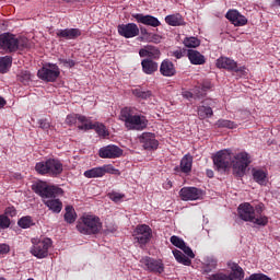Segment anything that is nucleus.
I'll use <instances>...</instances> for the list:
<instances>
[{
	"label": "nucleus",
	"instance_id": "obj_45",
	"mask_svg": "<svg viewBox=\"0 0 280 280\" xmlns=\"http://www.w3.org/2000/svg\"><path fill=\"white\" fill-rule=\"evenodd\" d=\"M101 168L103 170V176L106 174H119V170L115 168L112 164L103 165Z\"/></svg>",
	"mask_w": 280,
	"mask_h": 280
},
{
	"label": "nucleus",
	"instance_id": "obj_2",
	"mask_svg": "<svg viewBox=\"0 0 280 280\" xmlns=\"http://www.w3.org/2000/svg\"><path fill=\"white\" fill-rule=\"evenodd\" d=\"M32 189L37 196H40L45 207L52 213H60L62 211V201L58 196H65V190L58 186L48 185L45 182H38L32 185Z\"/></svg>",
	"mask_w": 280,
	"mask_h": 280
},
{
	"label": "nucleus",
	"instance_id": "obj_15",
	"mask_svg": "<svg viewBox=\"0 0 280 280\" xmlns=\"http://www.w3.org/2000/svg\"><path fill=\"white\" fill-rule=\"evenodd\" d=\"M139 141L144 150L152 151L159 149V140H156V136L152 132H143L139 137Z\"/></svg>",
	"mask_w": 280,
	"mask_h": 280
},
{
	"label": "nucleus",
	"instance_id": "obj_7",
	"mask_svg": "<svg viewBox=\"0 0 280 280\" xmlns=\"http://www.w3.org/2000/svg\"><path fill=\"white\" fill-rule=\"evenodd\" d=\"M142 268L153 275H163L165 272V264L163 260L144 256L140 259Z\"/></svg>",
	"mask_w": 280,
	"mask_h": 280
},
{
	"label": "nucleus",
	"instance_id": "obj_39",
	"mask_svg": "<svg viewBox=\"0 0 280 280\" xmlns=\"http://www.w3.org/2000/svg\"><path fill=\"white\" fill-rule=\"evenodd\" d=\"M235 279H244V269L240 265L233 262L231 266Z\"/></svg>",
	"mask_w": 280,
	"mask_h": 280
},
{
	"label": "nucleus",
	"instance_id": "obj_55",
	"mask_svg": "<svg viewBox=\"0 0 280 280\" xmlns=\"http://www.w3.org/2000/svg\"><path fill=\"white\" fill-rule=\"evenodd\" d=\"M182 95H183V97H184L185 100H194V93H191V92H189V91H184V92L182 93Z\"/></svg>",
	"mask_w": 280,
	"mask_h": 280
},
{
	"label": "nucleus",
	"instance_id": "obj_60",
	"mask_svg": "<svg viewBox=\"0 0 280 280\" xmlns=\"http://www.w3.org/2000/svg\"><path fill=\"white\" fill-rule=\"evenodd\" d=\"M273 5H278L280 8V0H273Z\"/></svg>",
	"mask_w": 280,
	"mask_h": 280
},
{
	"label": "nucleus",
	"instance_id": "obj_21",
	"mask_svg": "<svg viewBox=\"0 0 280 280\" xmlns=\"http://www.w3.org/2000/svg\"><path fill=\"white\" fill-rule=\"evenodd\" d=\"M194 165V156L186 154L182 158L179 167H175V172H182L183 174H191V167Z\"/></svg>",
	"mask_w": 280,
	"mask_h": 280
},
{
	"label": "nucleus",
	"instance_id": "obj_9",
	"mask_svg": "<svg viewBox=\"0 0 280 280\" xmlns=\"http://www.w3.org/2000/svg\"><path fill=\"white\" fill-rule=\"evenodd\" d=\"M51 238H44L37 241L36 243L33 242V247L31 248V253L37 259H45L49 255V248H51Z\"/></svg>",
	"mask_w": 280,
	"mask_h": 280
},
{
	"label": "nucleus",
	"instance_id": "obj_57",
	"mask_svg": "<svg viewBox=\"0 0 280 280\" xmlns=\"http://www.w3.org/2000/svg\"><path fill=\"white\" fill-rule=\"evenodd\" d=\"M7 102L5 98L0 96V108H3V106H5Z\"/></svg>",
	"mask_w": 280,
	"mask_h": 280
},
{
	"label": "nucleus",
	"instance_id": "obj_54",
	"mask_svg": "<svg viewBox=\"0 0 280 280\" xmlns=\"http://www.w3.org/2000/svg\"><path fill=\"white\" fill-rule=\"evenodd\" d=\"M172 56L174 58H176L177 60H180V58H183L185 56V54L183 52V50H174L172 52Z\"/></svg>",
	"mask_w": 280,
	"mask_h": 280
},
{
	"label": "nucleus",
	"instance_id": "obj_43",
	"mask_svg": "<svg viewBox=\"0 0 280 280\" xmlns=\"http://www.w3.org/2000/svg\"><path fill=\"white\" fill-rule=\"evenodd\" d=\"M108 198L113 200V202H121V200L126 198V195L117 191H112L108 194Z\"/></svg>",
	"mask_w": 280,
	"mask_h": 280
},
{
	"label": "nucleus",
	"instance_id": "obj_27",
	"mask_svg": "<svg viewBox=\"0 0 280 280\" xmlns=\"http://www.w3.org/2000/svg\"><path fill=\"white\" fill-rule=\"evenodd\" d=\"M165 23L172 27H178L179 25H183V15L179 13L166 15Z\"/></svg>",
	"mask_w": 280,
	"mask_h": 280
},
{
	"label": "nucleus",
	"instance_id": "obj_36",
	"mask_svg": "<svg viewBox=\"0 0 280 280\" xmlns=\"http://www.w3.org/2000/svg\"><path fill=\"white\" fill-rule=\"evenodd\" d=\"M132 95L135 97H138L140 100H149V97H152L151 91H143L140 88L132 90Z\"/></svg>",
	"mask_w": 280,
	"mask_h": 280
},
{
	"label": "nucleus",
	"instance_id": "obj_22",
	"mask_svg": "<svg viewBox=\"0 0 280 280\" xmlns=\"http://www.w3.org/2000/svg\"><path fill=\"white\" fill-rule=\"evenodd\" d=\"M82 36L80 28H66L57 32V38H65V40H75Z\"/></svg>",
	"mask_w": 280,
	"mask_h": 280
},
{
	"label": "nucleus",
	"instance_id": "obj_23",
	"mask_svg": "<svg viewBox=\"0 0 280 280\" xmlns=\"http://www.w3.org/2000/svg\"><path fill=\"white\" fill-rule=\"evenodd\" d=\"M187 58L190 65H195V66H202V65H206L207 62V58L205 57V55H202L200 51L196 49H188Z\"/></svg>",
	"mask_w": 280,
	"mask_h": 280
},
{
	"label": "nucleus",
	"instance_id": "obj_46",
	"mask_svg": "<svg viewBox=\"0 0 280 280\" xmlns=\"http://www.w3.org/2000/svg\"><path fill=\"white\" fill-rule=\"evenodd\" d=\"M30 40L25 37L16 38V51L19 49H27Z\"/></svg>",
	"mask_w": 280,
	"mask_h": 280
},
{
	"label": "nucleus",
	"instance_id": "obj_44",
	"mask_svg": "<svg viewBox=\"0 0 280 280\" xmlns=\"http://www.w3.org/2000/svg\"><path fill=\"white\" fill-rule=\"evenodd\" d=\"M80 117H82L80 114L68 115L66 124H68V126H75V124L80 121Z\"/></svg>",
	"mask_w": 280,
	"mask_h": 280
},
{
	"label": "nucleus",
	"instance_id": "obj_40",
	"mask_svg": "<svg viewBox=\"0 0 280 280\" xmlns=\"http://www.w3.org/2000/svg\"><path fill=\"white\" fill-rule=\"evenodd\" d=\"M217 126L219 128H230V129L237 128V124L231 120H225V119H219L217 122Z\"/></svg>",
	"mask_w": 280,
	"mask_h": 280
},
{
	"label": "nucleus",
	"instance_id": "obj_14",
	"mask_svg": "<svg viewBox=\"0 0 280 280\" xmlns=\"http://www.w3.org/2000/svg\"><path fill=\"white\" fill-rule=\"evenodd\" d=\"M117 31L119 36L124 38H135L139 36V26L136 23L119 24Z\"/></svg>",
	"mask_w": 280,
	"mask_h": 280
},
{
	"label": "nucleus",
	"instance_id": "obj_13",
	"mask_svg": "<svg viewBox=\"0 0 280 280\" xmlns=\"http://www.w3.org/2000/svg\"><path fill=\"white\" fill-rule=\"evenodd\" d=\"M122 154H124V150H121V148L115 144L102 147L98 150V156L101 159H119V156H121Z\"/></svg>",
	"mask_w": 280,
	"mask_h": 280
},
{
	"label": "nucleus",
	"instance_id": "obj_30",
	"mask_svg": "<svg viewBox=\"0 0 280 280\" xmlns=\"http://www.w3.org/2000/svg\"><path fill=\"white\" fill-rule=\"evenodd\" d=\"M213 117V109L210 106L200 105L198 107V118L209 119Z\"/></svg>",
	"mask_w": 280,
	"mask_h": 280
},
{
	"label": "nucleus",
	"instance_id": "obj_33",
	"mask_svg": "<svg viewBox=\"0 0 280 280\" xmlns=\"http://www.w3.org/2000/svg\"><path fill=\"white\" fill-rule=\"evenodd\" d=\"M63 218L68 224H73V222H75V219L78 218V214H75V209H73L72 206H67Z\"/></svg>",
	"mask_w": 280,
	"mask_h": 280
},
{
	"label": "nucleus",
	"instance_id": "obj_48",
	"mask_svg": "<svg viewBox=\"0 0 280 280\" xmlns=\"http://www.w3.org/2000/svg\"><path fill=\"white\" fill-rule=\"evenodd\" d=\"M209 280H233L231 276L223 273V272H218L213 273L212 276L209 277Z\"/></svg>",
	"mask_w": 280,
	"mask_h": 280
},
{
	"label": "nucleus",
	"instance_id": "obj_37",
	"mask_svg": "<svg viewBox=\"0 0 280 280\" xmlns=\"http://www.w3.org/2000/svg\"><path fill=\"white\" fill-rule=\"evenodd\" d=\"M184 45L189 49H196V47H200V39L197 37H186L184 39Z\"/></svg>",
	"mask_w": 280,
	"mask_h": 280
},
{
	"label": "nucleus",
	"instance_id": "obj_32",
	"mask_svg": "<svg viewBox=\"0 0 280 280\" xmlns=\"http://www.w3.org/2000/svg\"><path fill=\"white\" fill-rule=\"evenodd\" d=\"M83 176H85V178H102V176H104V171L102 170V166L93 167L85 171Z\"/></svg>",
	"mask_w": 280,
	"mask_h": 280
},
{
	"label": "nucleus",
	"instance_id": "obj_3",
	"mask_svg": "<svg viewBox=\"0 0 280 280\" xmlns=\"http://www.w3.org/2000/svg\"><path fill=\"white\" fill-rule=\"evenodd\" d=\"M264 203L253 207L248 202H243L237 208V215L243 222H250L256 226H268V218L264 214Z\"/></svg>",
	"mask_w": 280,
	"mask_h": 280
},
{
	"label": "nucleus",
	"instance_id": "obj_35",
	"mask_svg": "<svg viewBox=\"0 0 280 280\" xmlns=\"http://www.w3.org/2000/svg\"><path fill=\"white\" fill-rule=\"evenodd\" d=\"M10 67H12V57L4 56L0 58V73H5L10 71Z\"/></svg>",
	"mask_w": 280,
	"mask_h": 280
},
{
	"label": "nucleus",
	"instance_id": "obj_29",
	"mask_svg": "<svg viewBox=\"0 0 280 280\" xmlns=\"http://www.w3.org/2000/svg\"><path fill=\"white\" fill-rule=\"evenodd\" d=\"M173 255L177 261V264H183V266H191V259L189 257L185 256L183 252L178 249H173Z\"/></svg>",
	"mask_w": 280,
	"mask_h": 280
},
{
	"label": "nucleus",
	"instance_id": "obj_20",
	"mask_svg": "<svg viewBox=\"0 0 280 280\" xmlns=\"http://www.w3.org/2000/svg\"><path fill=\"white\" fill-rule=\"evenodd\" d=\"M160 73L164 78H174L176 75V66L170 59H164L160 65Z\"/></svg>",
	"mask_w": 280,
	"mask_h": 280
},
{
	"label": "nucleus",
	"instance_id": "obj_52",
	"mask_svg": "<svg viewBox=\"0 0 280 280\" xmlns=\"http://www.w3.org/2000/svg\"><path fill=\"white\" fill-rule=\"evenodd\" d=\"M39 128H42V130H49V128H51V125L47 121V119H40Z\"/></svg>",
	"mask_w": 280,
	"mask_h": 280
},
{
	"label": "nucleus",
	"instance_id": "obj_41",
	"mask_svg": "<svg viewBox=\"0 0 280 280\" xmlns=\"http://www.w3.org/2000/svg\"><path fill=\"white\" fill-rule=\"evenodd\" d=\"M10 224H12L10 218H8V215L5 214H0V231H5V229H10Z\"/></svg>",
	"mask_w": 280,
	"mask_h": 280
},
{
	"label": "nucleus",
	"instance_id": "obj_56",
	"mask_svg": "<svg viewBox=\"0 0 280 280\" xmlns=\"http://www.w3.org/2000/svg\"><path fill=\"white\" fill-rule=\"evenodd\" d=\"M140 32L142 36H148V30L145 27H140Z\"/></svg>",
	"mask_w": 280,
	"mask_h": 280
},
{
	"label": "nucleus",
	"instance_id": "obj_34",
	"mask_svg": "<svg viewBox=\"0 0 280 280\" xmlns=\"http://www.w3.org/2000/svg\"><path fill=\"white\" fill-rule=\"evenodd\" d=\"M35 224L36 223L34 222V219L31 215L22 217L18 221V226H20V229H31V226H34Z\"/></svg>",
	"mask_w": 280,
	"mask_h": 280
},
{
	"label": "nucleus",
	"instance_id": "obj_61",
	"mask_svg": "<svg viewBox=\"0 0 280 280\" xmlns=\"http://www.w3.org/2000/svg\"><path fill=\"white\" fill-rule=\"evenodd\" d=\"M0 280H7L5 278H0Z\"/></svg>",
	"mask_w": 280,
	"mask_h": 280
},
{
	"label": "nucleus",
	"instance_id": "obj_38",
	"mask_svg": "<svg viewBox=\"0 0 280 280\" xmlns=\"http://www.w3.org/2000/svg\"><path fill=\"white\" fill-rule=\"evenodd\" d=\"M18 80L19 82H22V84H30V80H32V73L27 70H22L18 74Z\"/></svg>",
	"mask_w": 280,
	"mask_h": 280
},
{
	"label": "nucleus",
	"instance_id": "obj_26",
	"mask_svg": "<svg viewBox=\"0 0 280 280\" xmlns=\"http://www.w3.org/2000/svg\"><path fill=\"white\" fill-rule=\"evenodd\" d=\"M252 175L255 180V183H258V185H266V179L268 178V173L264 170L259 168H253Z\"/></svg>",
	"mask_w": 280,
	"mask_h": 280
},
{
	"label": "nucleus",
	"instance_id": "obj_58",
	"mask_svg": "<svg viewBox=\"0 0 280 280\" xmlns=\"http://www.w3.org/2000/svg\"><path fill=\"white\" fill-rule=\"evenodd\" d=\"M164 189H172V180H168V182L164 185Z\"/></svg>",
	"mask_w": 280,
	"mask_h": 280
},
{
	"label": "nucleus",
	"instance_id": "obj_6",
	"mask_svg": "<svg viewBox=\"0 0 280 280\" xmlns=\"http://www.w3.org/2000/svg\"><path fill=\"white\" fill-rule=\"evenodd\" d=\"M35 172H37L39 176L58 178V176L63 172V165L60 160L49 158L46 161L37 162L35 164Z\"/></svg>",
	"mask_w": 280,
	"mask_h": 280
},
{
	"label": "nucleus",
	"instance_id": "obj_12",
	"mask_svg": "<svg viewBox=\"0 0 280 280\" xmlns=\"http://www.w3.org/2000/svg\"><path fill=\"white\" fill-rule=\"evenodd\" d=\"M0 49H3L7 54H13V51H16V36L10 33L1 34Z\"/></svg>",
	"mask_w": 280,
	"mask_h": 280
},
{
	"label": "nucleus",
	"instance_id": "obj_19",
	"mask_svg": "<svg viewBox=\"0 0 280 280\" xmlns=\"http://www.w3.org/2000/svg\"><path fill=\"white\" fill-rule=\"evenodd\" d=\"M140 58H147L148 60H159L161 58V50L156 46H147L139 50Z\"/></svg>",
	"mask_w": 280,
	"mask_h": 280
},
{
	"label": "nucleus",
	"instance_id": "obj_24",
	"mask_svg": "<svg viewBox=\"0 0 280 280\" xmlns=\"http://www.w3.org/2000/svg\"><path fill=\"white\" fill-rule=\"evenodd\" d=\"M141 67H142V71L143 73H145V75H154V73H156V71H159V62L152 60V59H142L141 60Z\"/></svg>",
	"mask_w": 280,
	"mask_h": 280
},
{
	"label": "nucleus",
	"instance_id": "obj_1",
	"mask_svg": "<svg viewBox=\"0 0 280 280\" xmlns=\"http://www.w3.org/2000/svg\"><path fill=\"white\" fill-rule=\"evenodd\" d=\"M213 163L218 172H226V170H231L232 165L234 176L242 178L246 174L248 165H250V155L246 152H241L233 159L229 150H221L214 155Z\"/></svg>",
	"mask_w": 280,
	"mask_h": 280
},
{
	"label": "nucleus",
	"instance_id": "obj_11",
	"mask_svg": "<svg viewBox=\"0 0 280 280\" xmlns=\"http://www.w3.org/2000/svg\"><path fill=\"white\" fill-rule=\"evenodd\" d=\"M215 66L218 69H225L226 71H233L234 73H244V67H238L235 60L229 57H220L217 59Z\"/></svg>",
	"mask_w": 280,
	"mask_h": 280
},
{
	"label": "nucleus",
	"instance_id": "obj_4",
	"mask_svg": "<svg viewBox=\"0 0 280 280\" xmlns=\"http://www.w3.org/2000/svg\"><path fill=\"white\" fill-rule=\"evenodd\" d=\"M120 119L128 130L141 131L148 128V118L143 115H135L132 107H124L120 110Z\"/></svg>",
	"mask_w": 280,
	"mask_h": 280
},
{
	"label": "nucleus",
	"instance_id": "obj_31",
	"mask_svg": "<svg viewBox=\"0 0 280 280\" xmlns=\"http://www.w3.org/2000/svg\"><path fill=\"white\" fill-rule=\"evenodd\" d=\"M79 121L82 125H79L80 130H95V124H93L86 116H79Z\"/></svg>",
	"mask_w": 280,
	"mask_h": 280
},
{
	"label": "nucleus",
	"instance_id": "obj_28",
	"mask_svg": "<svg viewBox=\"0 0 280 280\" xmlns=\"http://www.w3.org/2000/svg\"><path fill=\"white\" fill-rule=\"evenodd\" d=\"M218 268V259L215 258H207L206 262L202 267V273L209 275L210 272H213Z\"/></svg>",
	"mask_w": 280,
	"mask_h": 280
},
{
	"label": "nucleus",
	"instance_id": "obj_5",
	"mask_svg": "<svg viewBox=\"0 0 280 280\" xmlns=\"http://www.w3.org/2000/svg\"><path fill=\"white\" fill-rule=\"evenodd\" d=\"M102 220L94 214H84L77 223V230L82 235H97L102 231Z\"/></svg>",
	"mask_w": 280,
	"mask_h": 280
},
{
	"label": "nucleus",
	"instance_id": "obj_50",
	"mask_svg": "<svg viewBox=\"0 0 280 280\" xmlns=\"http://www.w3.org/2000/svg\"><path fill=\"white\" fill-rule=\"evenodd\" d=\"M60 65H63V67H68L69 69H72V67H75V62L72 59H59Z\"/></svg>",
	"mask_w": 280,
	"mask_h": 280
},
{
	"label": "nucleus",
	"instance_id": "obj_49",
	"mask_svg": "<svg viewBox=\"0 0 280 280\" xmlns=\"http://www.w3.org/2000/svg\"><path fill=\"white\" fill-rule=\"evenodd\" d=\"M180 250H183V253H185V255H187V257H189L190 259L196 258V254H194V250L191 249V247L187 246V244H184Z\"/></svg>",
	"mask_w": 280,
	"mask_h": 280
},
{
	"label": "nucleus",
	"instance_id": "obj_47",
	"mask_svg": "<svg viewBox=\"0 0 280 280\" xmlns=\"http://www.w3.org/2000/svg\"><path fill=\"white\" fill-rule=\"evenodd\" d=\"M171 244H173V246H176V248L182 249L183 246H185V241H183V238L173 235L170 238Z\"/></svg>",
	"mask_w": 280,
	"mask_h": 280
},
{
	"label": "nucleus",
	"instance_id": "obj_51",
	"mask_svg": "<svg viewBox=\"0 0 280 280\" xmlns=\"http://www.w3.org/2000/svg\"><path fill=\"white\" fill-rule=\"evenodd\" d=\"M4 215H7V218L8 215L14 218L16 215V208H14V206L8 207L4 211Z\"/></svg>",
	"mask_w": 280,
	"mask_h": 280
},
{
	"label": "nucleus",
	"instance_id": "obj_25",
	"mask_svg": "<svg viewBox=\"0 0 280 280\" xmlns=\"http://www.w3.org/2000/svg\"><path fill=\"white\" fill-rule=\"evenodd\" d=\"M211 89H213V84L211 83V81L205 80L199 86L194 89V93L196 97H202V95H205L207 91H211Z\"/></svg>",
	"mask_w": 280,
	"mask_h": 280
},
{
	"label": "nucleus",
	"instance_id": "obj_59",
	"mask_svg": "<svg viewBox=\"0 0 280 280\" xmlns=\"http://www.w3.org/2000/svg\"><path fill=\"white\" fill-rule=\"evenodd\" d=\"M208 178H213V171L209 170L207 171Z\"/></svg>",
	"mask_w": 280,
	"mask_h": 280
},
{
	"label": "nucleus",
	"instance_id": "obj_18",
	"mask_svg": "<svg viewBox=\"0 0 280 280\" xmlns=\"http://www.w3.org/2000/svg\"><path fill=\"white\" fill-rule=\"evenodd\" d=\"M132 19H136L137 23L147 25L148 27H161V21H159L154 15H143V13H133Z\"/></svg>",
	"mask_w": 280,
	"mask_h": 280
},
{
	"label": "nucleus",
	"instance_id": "obj_10",
	"mask_svg": "<svg viewBox=\"0 0 280 280\" xmlns=\"http://www.w3.org/2000/svg\"><path fill=\"white\" fill-rule=\"evenodd\" d=\"M132 236L133 242L140 244V246H145L152 240V229L145 224L137 225Z\"/></svg>",
	"mask_w": 280,
	"mask_h": 280
},
{
	"label": "nucleus",
	"instance_id": "obj_17",
	"mask_svg": "<svg viewBox=\"0 0 280 280\" xmlns=\"http://www.w3.org/2000/svg\"><path fill=\"white\" fill-rule=\"evenodd\" d=\"M225 19H228L232 25H235V27H244V25L248 23V19L242 15L237 10H229L225 14Z\"/></svg>",
	"mask_w": 280,
	"mask_h": 280
},
{
	"label": "nucleus",
	"instance_id": "obj_8",
	"mask_svg": "<svg viewBox=\"0 0 280 280\" xmlns=\"http://www.w3.org/2000/svg\"><path fill=\"white\" fill-rule=\"evenodd\" d=\"M37 75L44 82H56L60 78V68L56 63H48L38 70Z\"/></svg>",
	"mask_w": 280,
	"mask_h": 280
},
{
	"label": "nucleus",
	"instance_id": "obj_42",
	"mask_svg": "<svg viewBox=\"0 0 280 280\" xmlns=\"http://www.w3.org/2000/svg\"><path fill=\"white\" fill-rule=\"evenodd\" d=\"M95 132L98 135V137H108V130L106 129V126L102 124H95L94 128Z\"/></svg>",
	"mask_w": 280,
	"mask_h": 280
},
{
	"label": "nucleus",
	"instance_id": "obj_53",
	"mask_svg": "<svg viewBox=\"0 0 280 280\" xmlns=\"http://www.w3.org/2000/svg\"><path fill=\"white\" fill-rule=\"evenodd\" d=\"M10 253V245L0 244V255H8Z\"/></svg>",
	"mask_w": 280,
	"mask_h": 280
},
{
	"label": "nucleus",
	"instance_id": "obj_16",
	"mask_svg": "<svg viewBox=\"0 0 280 280\" xmlns=\"http://www.w3.org/2000/svg\"><path fill=\"white\" fill-rule=\"evenodd\" d=\"M182 200H200L202 198V189L197 187H183L179 190Z\"/></svg>",
	"mask_w": 280,
	"mask_h": 280
}]
</instances>
